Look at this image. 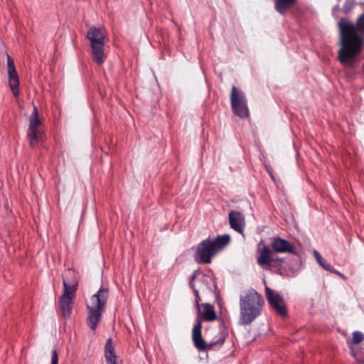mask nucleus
Instances as JSON below:
<instances>
[{"instance_id": "20", "label": "nucleus", "mask_w": 364, "mask_h": 364, "mask_svg": "<svg viewBox=\"0 0 364 364\" xmlns=\"http://www.w3.org/2000/svg\"><path fill=\"white\" fill-rule=\"evenodd\" d=\"M8 75H9V82L10 87L14 93V95L15 97H17L19 95V89H18L19 80H18V73L16 72V73H14L12 74H8Z\"/></svg>"}, {"instance_id": "12", "label": "nucleus", "mask_w": 364, "mask_h": 364, "mask_svg": "<svg viewBox=\"0 0 364 364\" xmlns=\"http://www.w3.org/2000/svg\"><path fill=\"white\" fill-rule=\"evenodd\" d=\"M229 222L232 229L242 233L245 223L244 216L241 213L235 210L230 211L229 213Z\"/></svg>"}, {"instance_id": "26", "label": "nucleus", "mask_w": 364, "mask_h": 364, "mask_svg": "<svg viewBox=\"0 0 364 364\" xmlns=\"http://www.w3.org/2000/svg\"><path fill=\"white\" fill-rule=\"evenodd\" d=\"M268 172H269V174L270 177L273 179V181H275V178L274 177L272 171H270V169L268 168Z\"/></svg>"}, {"instance_id": "6", "label": "nucleus", "mask_w": 364, "mask_h": 364, "mask_svg": "<svg viewBox=\"0 0 364 364\" xmlns=\"http://www.w3.org/2000/svg\"><path fill=\"white\" fill-rule=\"evenodd\" d=\"M27 136L30 145L32 147L38 146L44 138V129L42 120L40 118L36 107H33V112L29 117V126L27 131Z\"/></svg>"}, {"instance_id": "25", "label": "nucleus", "mask_w": 364, "mask_h": 364, "mask_svg": "<svg viewBox=\"0 0 364 364\" xmlns=\"http://www.w3.org/2000/svg\"><path fill=\"white\" fill-rule=\"evenodd\" d=\"M282 260H283V259L281 257H278V256H277L276 257H274L272 267H274V266H276L277 264L282 263Z\"/></svg>"}, {"instance_id": "5", "label": "nucleus", "mask_w": 364, "mask_h": 364, "mask_svg": "<svg viewBox=\"0 0 364 364\" xmlns=\"http://www.w3.org/2000/svg\"><path fill=\"white\" fill-rule=\"evenodd\" d=\"M198 316L196 323L193 328L192 337L195 346L198 350H205L206 348L205 342L201 335V318L208 321H213L216 319V314L213 309V306L209 304H203L198 309Z\"/></svg>"}, {"instance_id": "2", "label": "nucleus", "mask_w": 364, "mask_h": 364, "mask_svg": "<svg viewBox=\"0 0 364 364\" xmlns=\"http://www.w3.org/2000/svg\"><path fill=\"white\" fill-rule=\"evenodd\" d=\"M230 241V237L227 234L219 235L214 240H203L197 247L195 254L196 261L198 263H210L212 257L223 250Z\"/></svg>"}, {"instance_id": "13", "label": "nucleus", "mask_w": 364, "mask_h": 364, "mask_svg": "<svg viewBox=\"0 0 364 364\" xmlns=\"http://www.w3.org/2000/svg\"><path fill=\"white\" fill-rule=\"evenodd\" d=\"M272 247L277 253H293L294 250V245L287 240L280 237L273 239Z\"/></svg>"}, {"instance_id": "24", "label": "nucleus", "mask_w": 364, "mask_h": 364, "mask_svg": "<svg viewBox=\"0 0 364 364\" xmlns=\"http://www.w3.org/2000/svg\"><path fill=\"white\" fill-rule=\"evenodd\" d=\"M58 355L55 350H53L51 355V364H58Z\"/></svg>"}, {"instance_id": "1", "label": "nucleus", "mask_w": 364, "mask_h": 364, "mask_svg": "<svg viewBox=\"0 0 364 364\" xmlns=\"http://www.w3.org/2000/svg\"><path fill=\"white\" fill-rule=\"evenodd\" d=\"M340 46L338 60L343 65H351L355 56L358 55L364 41V38L358 33L364 34V14H361L356 25L347 21H340Z\"/></svg>"}, {"instance_id": "16", "label": "nucleus", "mask_w": 364, "mask_h": 364, "mask_svg": "<svg viewBox=\"0 0 364 364\" xmlns=\"http://www.w3.org/2000/svg\"><path fill=\"white\" fill-rule=\"evenodd\" d=\"M257 263L261 266L269 265V267H271V265H274V255H272V250L267 247V246H264L261 250L259 256L257 258Z\"/></svg>"}, {"instance_id": "9", "label": "nucleus", "mask_w": 364, "mask_h": 364, "mask_svg": "<svg viewBox=\"0 0 364 364\" xmlns=\"http://www.w3.org/2000/svg\"><path fill=\"white\" fill-rule=\"evenodd\" d=\"M240 322L242 324L250 323V292L245 291L240 296Z\"/></svg>"}, {"instance_id": "19", "label": "nucleus", "mask_w": 364, "mask_h": 364, "mask_svg": "<svg viewBox=\"0 0 364 364\" xmlns=\"http://www.w3.org/2000/svg\"><path fill=\"white\" fill-rule=\"evenodd\" d=\"M105 358L109 364H116V357L114 354V345L111 338L107 339L105 350Z\"/></svg>"}, {"instance_id": "17", "label": "nucleus", "mask_w": 364, "mask_h": 364, "mask_svg": "<svg viewBox=\"0 0 364 364\" xmlns=\"http://www.w3.org/2000/svg\"><path fill=\"white\" fill-rule=\"evenodd\" d=\"M295 2L296 0H274V9L278 13L284 14L294 5Z\"/></svg>"}, {"instance_id": "18", "label": "nucleus", "mask_w": 364, "mask_h": 364, "mask_svg": "<svg viewBox=\"0 0 364 364\" xmlns=\"http://www.w3.org/2000/svg\"><path fill=\"white\" fill-rule=\"evenodd\" d=\"M314 258L316 262L319 263V264L322 267L323 269L329 271L331 273H334L336 274H338L340 277H343V274L338 272L336 269L333 268L332 265L327 263L326 260L323 259L318 252L317 250L314 251Z\"/></svg>"}, {"instance_id": "21", "label": "nucleus", "mask_w": 364, "mask_h": 364, "mask_svg": "<svg viewBox=\"0 0 364 364\" xmlns=\"http://www.w3.org/2000/svg\"><path fill=\"white\" fill-rule=\"evenodd\" d=\"M352 341L354 343H360L363 341H364V335L360 331H353L352 333Z\"/></svg>"}, {"instance_id": "23", "label": "nucleus", "mask_w": 364, "mask_h": 364, "mask_svg": "<svg viewBox=\"0 0 364 364\" xmlns=\"http://www.w3.org/2000/svg\"><path fill=\"white\" fill-rule=\"evenodd\" d=\"M193 291H194L195 296H196V304L197 309H198L201 306V305L199 304V301H200L199 291H199V289H196Z\"/></svg>"}, {"instance_id": "15", "label": "nucleus", "mask_w": 364, "mask_h": 364, "mask_svg": "<svg viewBox=\"0 0 364 364\" xmlns=\"http://www.w3.org/2000/svg\"><path fill=\"white\" fill-rule=\"evenodd\" d=\"M264 299L261 294L257 291H252V321L258 316L262 311Z\"/></svg>"}, {"instance_id": "7", "label": "nucleus", "mask_w": 364, "mask_h": 364, "mask_svg": "<svg viewBox=\"0 0 364 364\" xmlns=\"http://www.w3.org/2000/svg\"><path fill=\"white\" fill-rule=\"evenodd\" d=\"M230 104L233 113L243 119L249 116L247 100L241 90L235 85L232 87L230 93Z\"/></svg>"}, {"instance_id": "14", "label": "nucleus", "mask_w": 364, "mask_h": 364, "mask_svg": "<svg viewBox=\"0 0 364 364\" xmlns=\"http://www.w3.org/2000/svg\"><path fill=\"white\" fill-rule=\"evenodd\" d=\"M210 278L203 274H196L193 276L190 285L193 290L205 291L208 289V283Z\"/></svg>"}, {"instance_id": "3", "label": "nucleus", "mask_w": 364, "mask_h": 364, "mask_svg": "<svg viewBox=\"0 0 364 364\" xmlns=\"http://www.w3.org/2000/svg\"><path fill=\"white\" fill-rule=\"evenodd\" d=\"M108 297V291L101 288L86 302L87 309V325L93 331L97 329Z\"/></svg>"}, {"instance_id": "22", "label": "nucleus", "mask_w": 364, "mask_h": 364, "mask_svg": "<svg viewBox=\"0 0 364 364\" xmlns=\"http://www.w3.org/2000/svg\"><path fill=\"white\" fill-rule=\"evenodd\" d=\"M8 74L16 73V67L11 56L7 55Z\"/></svg>"}, {"instance_id": "10", "label": "nucleus", "mask_w": 364, "mask_h": 364, "mask_svg": "<svg viewBox=\"0 0 364 364\" xmlns=\"http://www.w3.org/2000/svg\"><path fill=\"white\" fill-rule=\"evenodd\" d=\"M75 296V294L63 291V295L59 299L60 309L65 318H68L71 315Z\"/></svg>"}, {"instance_id": "4", "label": "nucleus", "mask_w": 364, "mask_h": 364, "mask_svg": "<svg viewBox=\"0 0 364 364\" xmlns=\"http://www.w3.org/2000/svg\"><path fill=\"white\" fill-rule=\"evenodd\" d=\"M90 41L92 55L94 60L98 64H102L107 58L105 44L108 41L105 28L91 27L87 34Z\"/></svg>"}, {"instance_id": "11", "label": "nucleus", "mask_w": 364, "mask_h": 364, "mask_svg": "<svg viewBox=\"0 0 364 364\" xmlns=\"http://www.w3.org/2000/svg\"><path fill=\"white\" fill-rule=\"evenodd\" d=\"M64 291L75 294L77 287V277L75 272L73 269H68L63 278Z\"/></svg>"}, {"instance_id": "8", "label": "nucleus", "mask_w": 364, "mask_h": 364, "mask_svg": "<svg viewBox=\"0 0 364 364\" xmlns=\"http://www.w3.org/2000/svg\"><path fill=\"white\" fill-rule=\"evenodd\" d=\"M266 299L269 304L279 316L282 317L287 316L286 304L278 292L266 287Z\"/></svg>"}]
</instances>
